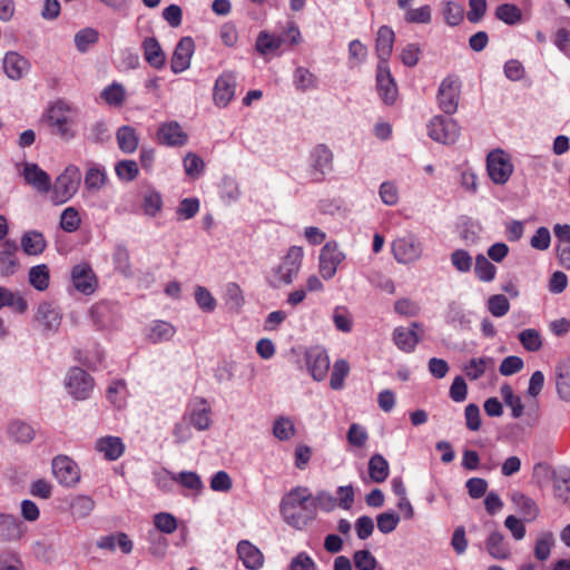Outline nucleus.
<instances>
[{
	"label": "nucleus",
	"mask_w": 570,
	"mask_h": 570,
	"mask_svg": "<svg viewBox=\"0 0 570 570\" xmlns=\"http://www.w3.org/2000/svg\"><path fill=\"white\" fill-rule=\"evenodd\" d=\"M311 494L307 489L297 488L287 493L281 503V513L284 521L295 529H303L313 519L314 511L308 509Z\"/></svg>",
	"instance_id": "nucleus-1"
},
{
	"label": "nucleus",
	"mask_w": 570,
	"mask_h": 570,
	"mask_svg": "<svg viewBox=\"0 0 570 570\" xmlns=\"http://www.w3.org/2000/svg\"><path fill=\"white\" fill-rule=\"evenodd\" d=\"M81 183V171L75 165H69L51 184V200L56 205L67 203L78 191Z\"/></svg>",
	"instance_id": "nucleus-2"
},
{
	"label": "nucleus",
	"mask_w": 570,
	"mask_h": 570,
	"mask_svg": "<svg viewBox=\"0 0 570 570\" xmlns=\"http://www.w3.org/2000/svg\"><path fill=\"white\" fill-rule=\"evenodd\" d=\"M72 110V107L65 100H57L50 105L45 115V118L50 126L56 127L58 134L63 140H70L75 137L73 131L68 126L67 115Z\"/></svg>",
	"instance_id": "nucleus-3"
},
{
	"label": "nucleus",
	"mask_w": 570,
	"mask_h": 570,
	"mask_svg": "<svg viewBox=\"0 0 570 570\" xmlns=\"http://www.w3.org/2000/svg\"><path fill=\"white\" fill-rule=\"evenodd\" d=\"M487 169L492 181L502 185L510 178L513 166L504 151L497 149L488 155Z\"/></svg>",
	"instance_id": "nucleus-4"
},
{
	"label": "nucleus",
	"mask_w": 570,
	"mask_h": 570,
	"mask_svg": "<svg viewBox=\"0 0 570 570\" xmlns=\"http://www.w3.org/2000/svg\"><path fill=\"white\" fill-rule=\"evenodd\" d=\"M460 135V128L453 119L435 116L429 125V136L442 144L454 142Z\"/></svg>",
	"instance_id": "nucleus-5"
},
{
	"label": "nucleus",
	"mask_w": 570,
	"mask_h": 570,
	"mask_svg": "<svg viewBox=\"0 0 570 570\" xmlns=\"http://www.w3.org/2000/svg\"><path fill=\"white\" fill-rule=\"evenodd\" d=\"M303 258V249L293 246L288 249L281 265L276 268L275 274L279 283L291 284L296 277Z\"/></svg>",
	"instance_id": "nucleus-6"
},
{
	"label": "nucleus",
	"mask_w": 570,
	"mask_h": 570,
	"mask_svg": "<svg viewBox=\"0 0 570 570\" xmlns=\"http://www.w3.org/2000/svg\"><path fill=\"white\" fill-rule=\"evenodd\" d=\"M52 473L61 484L67 487L75 485L80 480L77 463L67 455H57L52 460Z\"/></svg>",
	"instance_id": "nucleus-7"
},
{
	"label": "nucleus",
	"mask_w": 570,
	"mask_h": 570,
	"mask_svg": "<svg viewBox=\"0 0 570 570\" xmlns=\"http://www.w3.org/2000/svg\"><path fill=\"white\" fill-rule=\"evenodd\" d=\"M66 386L75 399L85 400L94 387V381L86 371L73 367L68 374Z\"/></svg>",
	"instance_id": "nucleus-8"
},
{
	"label": "nucleus",
	"mask_w": 570,
	"mask_h": 570,
	"mask_svg": "<svg viewBox=\"0 0 570 570\" xmlns=\"http://www.w3.org/2000/svg\"><path fill=\"white\" fill-rule=\"evenodd\" d=\"M344 258L345 255L337 249L336 243L325 244L320 255V273L322 277L324 279L332 278Z\"/></svg>",
	"instance_id": "nucleus-9"
},
{
	"label": "nucleus",
	"mask_w": 570,
	"mask_h": 570,
	"mask_svg": "<svg viewBox=\"0 0 570 570\" xmlns=\"http://www.w3.org/2000/svg\"><path fill=\"white\" fill-rule=\"evenodd\" d=\"M377 91L386 105H392L397 98V86L391 75L389 63L377 65L376 75Z\"/></svg>",
	"instance_id": "nucleus-10"
},
{
	"label": "nucleus",
	"mask_w": 570,
	"mask_h": 570,
	"mask_svg": "<svg viewBox=\"0 0 570 570\" xmlns=\"http://www.w3.org/2000/svg\"><path fill=\"white\" fill-rule=\"evenodd\" d=\"M195 50L193 38L183 37L173 53L170 68L174 73H180L189 68L190 59Z\"/></svg>",
	"instance_id": "nucleus-11"
},
{
	"label": "nucleus",
	"mask_w": 570,
	"mask_h": 570,
	"mask_svg": "<svg viewBox=\"0 0 570 570\" xmlns=\"http://www.w3.org/2000/svg\"><path fill=\"white\" fill-rule=\"evenodd\" d=\"M392 250L400 263H411L421 256L420 243L412 236L397 238L393 242Z\"/></svg>",
	"instance_id": "nucleus-12"
},
{
	"label": "nucleus",
	"mask_w": 570,
	"mask_h": 570,
	"mask_svg": "<svg viewBox=\"0 0 570 570\" xmlns=\"http://www.w3.org/2000/svg\"><path fill=\"white\" fill-rule=\"evenodd\" d=\"M438 98L440 108L445 114L455 112L459 105V86L456 82L451 78L444 79L439 88Z\"/></svg>",
	"instance_id": "nucleus-13"
},
{
	"label": "nucleus",
	"mask_w": 570,
	"mask_h": 570,
	"mask_svg": "<svg viewBox=\"0 0 570 570\" xmlns=\"http://www.w3.org/2000/svg\"><path fill=\"white\" fill-rule=\"evenodd\" d=\"M71 279L75 288L82 294L89 295L95 292L96 276L88 264L76 265L71 271Z\"/></svg>",
	"instance_id": "nucleus-14"
},
{
	"label": "nucleus",
	"mask_w": 570,
	"mask_h": 570,
	"mask_svg": "<svg viewBox=\"0 0 570 570\" xmlns=\"http://www.w3.org/2000/svg\"><path fill=\"white\" fill-rule=\"evenodd\" d=\"M157 137L160 144L170 147H181L188 140V135L183 131L177 121L163 124L158 129Z\"/></svg>",
	"instance_id": "nucleus-15"
},
{
	"label": "nucleus",
	"mask_w": 570,
	"mask_h": 570,
	"mask_svg": "<svg viewBox=\"0 0 570 570\" xmlns=\"http://www.w3.org/2000/svg\"><path fill=\"white\" fill-rule=\"evenodd\" d=\"M236 80L232 72H225L216 80L214 100L217 106L226 107L235 95Z\"/></svg>",
	"instance_id": "nucleus-16"
},
{
	"label": "nucleus",
	"mask_w": 570,
	"mask_h": 570,
	"mask_svg": "<svg viewBox=\"0 0 570 570\" xmlns=\"http://www.w3.org/2000/svg\"><path fill=\"white\" fill-rule=\"evenodd\" d=\"M18 245L12 239H7L2 243L0 249V275L11 276L19 268L20 263L16 257Z\"/></svg>",
	"instance_id": "nucleus-17"
},
{
	"label": "nucleus",
	"mask_w": 570,
	"mask_h": 570,
	"mask_svg": "<svg viewBox=\"0 0 570 570\" xmlns=\"http://www.w3.org/2000/svg\"><path fill=\"white\" fill-rule=\"evenodd\" d=\"M23 177L26 183L39 193L47 194L51 190L50 176L37 164L27 163L23 168Z\"/></svg>",
	"instance_id": "nucleus-18"
},
{
	"label": "nucleus",
	"mask_w": 570,
	"mask_h": 570,
	"mask_svg": "<svg viewBox=\"0 0 570 570\" xmlns=\"http://www.w3.org/2000/svg\"><path fill=\"white\" fill-rule=\"evenodd\" d=\"M306 364L312 376L316 381H322L330 368V358L325 351L314 348L306 352Z\"/></svg>",
	"instance_id": "nucleus-19"
},
{
	"label": "nucleus",
	"mask_w": 570,
	"mask_h": 570,
	"mask_svg": "<svg viewBox=\"0 0 570 570\" xmlns=\"http://www.w3.org/2000/svg\"><path fill=\"white\" fill-rule=\"evenodd\" d=\"M23 533V523L17 517L0 513V542L18 541Z\"/></svg>",
	"instance_id": "nucleus-20"
},
{
	"label": "nucleus",
	"mask_w": 570,
	"mask_h": 570,
	"mask_svg": "<svg viewBox=\"0 0 570 570\" xmlns=\"http://www.w3.org/2000/svg\"><path fill=\"white\" fill-rule=\"evenodd\" d=\"M420 327L421 324L416 322H413L410 328L396 327L393 334L396 346L404 352H412L416 344L421 341V337L415 331Z\"/></svg>",
	"instance_id": "nucleus-21"
},
{
	"label": "nucleus",
	"mask_w": 570,
	"mask_h": 570,
	"mask_svg": "<svg viewBox=\"0 0 570 570\" xmlns=\"http://www.w3.org/2000/svg\"><path fill=\"white\" fill-rule=\"evenodd\" d=\"M28 60L21 55L10 51L3 58V70L12 80H19L29 70Z\"/></svg>",
	"instance_id": "nucleus-22"
},
{
	"label": "nucleus",
	"mask_w": 570,
	"mask_h": 570,
	"mask_svg": "<svg viewBox=\"0 0 570 570\" xmlns=\"http://www.w3.org/2000/svg\"><path fill=\"white\" fill-rule=\"evenodd\" d=\"M394 40L395 35L390 27L382 26L379 29L375 45L379 63H387L393 50Z\"/></svg>",
	"instance_id": "nucleus-23"
},
{
	"label": "nucleus",
	"mask_w": 570,
	"mask_h": 570,
	"mask_svg": "<svg viewBox=\"0 0 570 570\" xmlns=\"http://www.w3.org/2000/svg\"><path fill=\"white\" fill-rule=\"evenodd\" d=\"M237 553L247 569L256 570L263 566V553L248 541L238 543Z\"/></svg>",
	"instance_id": "nucleus-24"
},
{
	"label": "nucleus",
	"mask_w": 570,
	"mask_h": 570,
	"mask_svg": "<svg viewBox=\"0 0 570 570\" xmlns=\"http://www.w3.org/2000/svg\"><path fill=\"white\" fill-rule=\"evenodd\" d=\"M145 60L155 69L165 66L166 56L158 40L155 37L146 38L142 42Z\"/></svg>",
	"instance_id": "nucleus-25"
},
{
	"label": "nucleus",
	"mask_w": 570,
	"mask_h": 570,
	"mask_svg": "<svg viewBox=\"0 0 570 570\" xmlns=\"http://www.w3.org/2000/svg\"><path fill=\"white\" fill-rule=\"evenodd\" d=\"M36 321L45 331H55L59 327L61 317L51 303L42 302L38 306Z\"/></svg>",
	"instance_id": "nucleus-26"
},
{
	"label": "nucleus",
	"mask_w": 570,
	"mask_h": 570,
	"mask_svg": "<svg viewBox=\"0 0 570 570\" xmlns=\"http://www.w3.org/2000/svg\"><path fill=\"white\" fill-rule=\"evenodd\" d=\"M47 242L38 230L26 232L21 237V248L29 256H37L45 252Z\"/></svg>",
	"instance_id": "nucleus-27"
},
{
	"label": "nucleus",
	"mask_w": 570,
	"mask_h": 570,
	"mask_svg": "<svg viewBox=\"0 0 570 570\" xmlns=\"http://www.w3.org/2000/svg\"><path fill=\"white\" fill-rule=\"evenodd\" d=\"M96 450L104 453L107 460H117L125 450V445L120 438L105 436L96 442Z\"/></svg>",
	"instance_id": "nucleus-28"
},
{
	"label": "nucleus",
	"mask_w": 570,
	"mask_h": 570,
	"mask_svg": "<svg viewBox=\"0 0 570 570\" xmlns=\"http://www.w3.org/2000/svg\"><path fill=\"white\" fill-rule=\"evenodd\" d=\"M487 550L489 554L499 560H504L510 557V547L505 542L504 537L499 531H493L487 540Z\"/></svg>",
	"instance_id": "nucleus-29"
},
{
	"label": "nucleus",
	"mask_w": 570,
	"mask_h": 570,
	"mask_svg": "<svg viewBox=\"0 0 570 570\" xmlns=\"http://www.w3.org/2000/svg\"><path fill=\"white\" fill-rule=\"evenodd\" d=\"M512 501L524 521H533L539 515V508L531 498L522 493H515L512 497Z\"/></svg>",
	"instance_id": "nucleus-30"
},
{
	"label": "nucleus",
	"mask_w": 570,
	"mask_h": 570,
	"mask_svg": "<svg viewBox=\"0 0 570 570\" xmlns=\"http://www.w3.org/2000/svg\"><path fill=\"white\" fill-rule=\"evenodd\" d=\"M116 138L119 148L127 154L134 153L138 147V136L130 126H122L117 130Z\"/></svg>",
	"instance_id": "nucleus-31"
},
{
	"label": "nucleus",
	"mask_w": 570,
	"mask_h": 570,
	"mask_svg": "<svg viewBox=\"0 0 570 570\" xmlns=\"http://www.w3.org/2000/svg\"><path fill=\"white\" fill-rule=\"evenodd\" d=\"M557 390L562 400L570 401V361L557 366Z\"/></svg>",
	"instance_id": "nucleus-32"
},
{
	"label": "nucleus",
	"mask_w": 570,
	"mask_h": 570,
	"mask_svg": "<svg viewBox=\"0 0 570 570\" xmlns=\"http://www.w3.org/2000/svg\"><path fill=\"white\" fill-rule=\"evenodd\" d=\"M332 153L324 145H318L313 151V168L315 173V179L321 180L324 168L328 167L332 161Z\"/></svg>",
	"instance_id": "nucleus-33"
},
{
	"label": "nucleus",
	"mask_w": 570,
	"mask_h": 570,
	"mask_svg": "<svg viewBox=\"0 0 570 570\" xmlns=\"http://www.w3.org/2000/svg\"><path fill=\"white\" fill-rule=\"evenodd\" d=\"M283 42V37L272 36L267 31H261L256 40V49L259 53L267 55L279 49Z\"/></svg>",
	"instance_id": "nucleus-34"
},
{
	"label": "nucleus",
	"mask_w": 570,
	"mask_h": 570,
	"mask_svg": "<svg viewBox=\"0 0 570 570\" xmlns=\"http://www.w3.org/2000/svg\"><path fill=\"white\" fill-rule=\"evenodd\" d=\"M49 268L46 264L33 266L29 271V283L37 291H45L49 286Z\"/></svg>",
	"instance_id": "nucleus-35"
},
{
	"label": "nucleus",
	"mask_w": 570,
	"mask_h": 570,
	"mask_svg": "<svg viewBox=\"0 0 570 570\" xmlns=\"http://www.w3.org/2000/svg\"><path fill=\"white\" fill-rule=\"evenodd\" d=\"M368 473L374 482L381 483L389 475V464L381 454H374L368 462Z\"/></svg>",
	"instance_id": "nucleus-36"
},
{
	"label": "nucleus",
	"mask_w": 570,
	"mask_h": 570,
	"mask_svg": "<svg viewBox=\"0 0 570 570\" xmlns=\"http://www.w3.org/2000/svg\"><path fill=\"white\" fill-rule=\"evenodd\" d=\"M107 180L105 170L98 166H90L85 175V186L89 191L99 190Z\"/></svg>",
	"instance_id": "nucleus-37"
},
{
	"label": "nucleus",
	"mask_w": 570,
	"mask_h": 570,
	"mask_svg": "<svg viewBox=\"0 0 570 570\" xmlns=\"http://www.w3.org/2000/svg\"><path fill=\"white\" fill-rule=\"evenodd\" d=\"M475 275L482 282H491L497 273L495 266L482 254L475 257Z\"/></svg>",
	"instance_id": "nucleus-38"
},
{
	"label": "nucleus",
	"mask_w": 570,
	"mask_h": 570,
	"mask_svg": "<svg viewBox=\"0 0 570 570\" xmlns=\"http://www.w3.org/2000/svg\"><path fill=\"white\" fill-rule=\"evenodd\" d=\"M501 396L504 403L512 409V416L518 419L523 413V404L521 399L514 395L512 387L509 384H503L500 387Z\"/></svg>",
	"instance_id": "nucleus-39"
},
{
	"label": "nucleus",
	"mask_w": 570,
	"mask_h": 570,
	"mask_svg": "<svg viewBox=\"0 0 570 570\" xmlns=\"http://www.w3.org/2000/svg\"><path fill=\"white\" fill-rule=\"evenodd\" d=\"M81 224L79 212L75 207L63 209L60 216V228L67 233L76 232Z\"/></svg>",
	"instance_id": "nucleus-40"
},
{
	"label": "nucleus",
	"mask_w": 570,
	"mask_h": 570,
	"mask_svg": "<svg viewBox=\"0 0 570 570\" xmlns=\"http://www.w3.org/2000/svg\"><path fill=\"white\" fill-rule=\"evenodd\" d=\"M495 16L507 24H515L521 20L522 12L515 4L503 3L497 8Z\"/></svg>",
	"instance_id": "nucleus-41"
},
{
	"label": "nucleus",
	"mask_w": 570,
	"mask_h": 570,
	"mask_svg": "<svg viewBox=\"0 0 570 570\" xmlns=\"http://www.w3.org/2000/svg\"><path fill=\"white\" fill-rule=\"evenodd\" d=\"M126 97L124 87L120 83L114 82L106 87L101 92V98L110 106L119 107L122 105Z\"/></svg>",
	"instance_id": "nucleus-42"
},
{
	"label": "nucleus",
	"mask_w": 570,
	"mask_h": 570,
	"mask_svg": "<svg viewBox=\"0 0 570 570\" xmlns=\"http://www.w3.org/2000/svg\"><path fill=\"white\" fill-rule=\"evenodd\" d=\"M519 340L529 352H537L542 347V340L539 331L527 328L519 333Z\"/></svg>",
	"instance_id": "nucleus-43"
},
{
	"label": "nucleus",
	"mask_w": 570,
	"mask_h": 570,
	"mask_svg": "<svg viewBox=\"0 0 570 570\" xmlns=\"http://www.w3.org/2000/svg\"><path fill=\"white\" fill-rule=\"evenodd\" d=\"M350 372V365L345 360H337L333 365V371L331 374V387L333 390H341L344 385V379L347 376Z\"/></svg>",
	"instance_id": "nucleus-44"
},
{
	"label": "nucleus",
	"mask_w": 570,
	"mask_h": 570,
	"mask_svg": "<svg viewBox=\"0 0 570 570\" xmlns=\"http://www.w3.org/2000/svg\"><path fill=\"white\" fill-rule=\"evenodd\" d=\"M490 362L491 358L487 357L472 358L464 365L463 371L471 381H475L485 373L487 365Z\"/></svg>",
	"instance_id": "nucleus-45"
},
{
	"label": "nucleus",
	"mask_w": 570,
	"mask_h": 570,
	"mask_svg": "<svg viewBox=\"0 0 570 570\" xmlns=\"http://www.w3.org/2000/svg\"><path fill=\"white\" fill-rule=\"evenodd\" d=\"M9 433L17 442L22 443L30 442L35 436L33 429L29 424L19 421L10 424Z\"/></svg>",
	"instance_id": "nucleus-46"
},
{
	"label": "nucleus",
	"mask_w": 570,
	"mask_h": 570,
	"mask_svg": "<svg viewBox=\"0 0 570 570\" xmlns=\"http://www.w3.org/2000/svg\"><path fill=\"white\" fill-rule=\"evenodd\" d=\"M175 334V328L173 325H170L169 323L167 322H157L149 335H148V338L150 342H153L154 344L156 343H159L161 341H168L170 337H173V335Z\"/></svg>",
	"instance_id": "nucleus-47"
},
{
	"label": "nucleus",
	"mask_w": 570,
	"mask_h": 570,
	"mask_svg": "<svg viewBox=\"0 0 570 570\" xmlns=\"http://www.w3.org/2000/svg\"><path fill=\"white\" fill-rule=\"evenodd\" d=\"M488 309L494 317H502L510 309L509 299L502 294L492 295L488 299Z\"/></svg>",
	"instance_id": "nucleus-48"
},
{
	"label": "nucleus",
	"mask_w": 570,
	"mask_h": 570,
	"mask_svg": "<svg viewBox=\"0 0 570 570\" xmlns=\"http://www.w3.org/2000/svg\"><path fill=\"white\" fill-rule=\"evenodd\" d=\"M273 433L278 440L286 441L294 436L295 428L288 417L281 416L274 422Z\"/></svg>",
	"instance_id": "nucleus-49"
},
{
	"label": "nucleus",
	"mask_w": 570,
	"mask_h": 570,
	"mask_svg": "<svg viewBox=\"0 0 570 570\" xmlns=\"http://www.w3.org/2000/svg\"><path fill=\"white\" fill-rule=\"evenodd\" d=\"M184 168L187 176L197 178L205 168L204 160L194 153H188L184 158Z\"/></svg>",
	"instance_id": "nucleus-50"
},
{
	"label": "nucleus",
	"mask_w": 570,
	"mask_h": 570,
	"mask_svg": "<svg viewBox=\"0 0 570 570\" xmlns=\"http://www.w3.org/2000/svg\"><path fill=\"white\" fill-rule=\"evenodd\" d=\"M154 525L163 533L170 534L177 530V519L167 512H160L154 517Z\"/></svg>",
	"instance_id": "nucleus-51"
},
{
	"label": "nucleus",
	"mask_w": 570,
	"mask_h": 570,
	"mask_svg": "<svg viewBox=\"0 0 570 570\" xmlns=\"http://www.w3.org/2000/svg\"><path fill=\"white\" fill-rule=\"evenodd\" d=\"M72 513L78 518H86L95 508V501L86 495H78L71 502Z\"/></svg>",
	"instance_id": "nucleus-52"
},
{
	"label": "nucleus",
	"mask_w": 570,
	"mask_h": 570,
	"mask_svg": "<svg viewBox=\"0 0 570 570\" xmlns=\"http://www.w3.org/2000/svg\"><path fill=\"white\" fill-rule=\"evenodd\" d=\"M463 7L453 1H448L443 8V17L449 26H458L463 20Z\"/></svg>",
	"instance_id": "nucleus-53"
},
{
	"label": "nucleus",
	"mask_w": 570,
	"mask_h": 570,
	"mask_svg": "<svg viewBox=\"0 0 570 570\" xmlns=\"http://www.w3.org/2000/svg\"><path fill=\"white\" fill-rule=\"evenodd\" d=\"M553 544V535L551 532H544L535 541L534 556L538 560L544 561L549 558L551 547Z\"/></svg>",
	"instance_id": "nucleus-54"
},
{
	"label": "nucleus",
	"mask_w": 570,
	"mask_h": 570,
	"mask_svg": "<svg viewBox=\"0 0 570 570\" xmlns=\"http://www.w3.org/2000/svg\"><path fill=\"white\" fill-rule=\"evenodd\" d=\"M98 40V32L92 28L80 30L75 36V43L80 52L87 51L90 45L96 43Z\"/></svg>",
	"instance_id": "nucleus-55"
},
{
	"label": "nucleus",
	"mask_w": 570,
	"mask_h": 570,
	"mask_svg": "<svg viewBox=\"0 0 570 570\" xmlns=\"http://www.w3.org/2000/svg\"><path fill=\"white\" fill-rule=\"evenodd\" d=\"M117 176L121 180L131 181L138 175V165L135 160H120L115 167Z\"/></svg>",
	"instance_id": "nucleus-56"
},
{
	"label": "nucleus",
	"mask_w": 570,
	"mask_h": 570,
	"mask_svg": "<svg viewBox=\"0 0 570 570\" xmlns=\"http://www.w3.org/2000/svg\"><path fill=\"white\" fill-rule=\"evenodd\" d=\"M353 561L358 570H375L377 561L368 550H358L353 554Z\"/></svg>",
	"instance_id": "nucleus-57"
},
{
	"label": "nucleus",
	"mask_w": 570,
	"mask_h": 570,
	"mask_svg": "<svg viewBox=\"0 0 570 570\" xmlns=\"http://www.w3.org/2000/svg\"><path fill=\"white\" fill-rule=\"evenodd\" d=\"M377 528L382 533L392 532L400 522V515L396 512H383L377 515Z\"/></svg>",
	"instance_id": "nucleus-58"
},
{
	"label": "nucleus",
	"mask_w": 570,
	"mask_h": 570,
	"mask_svg": "<svg viewBox=\"0 0 570 570\" xmlns=\"http://www.w3.org/2000/svg\"><path fill=\"white\" fill-rule=\"evenodd\" d=\"M114 261H115L117 268L126 277L131 276L130 256H129V250L126 247H124V246L117 247L115 255H114Z\"/></svg>",
	"instance_id": "nucleus-59"
},
{
	"label": "nucleus",
	"mask_w": 570,
	"mask_h": 570,
	"mask_svg": "<svg viewBox=\"0 0 570 570\" xmlns=\"http://www.w3.org/2000/svg\"><path fill=\"white\" fill-rule=\"evenodd\" d=\"M453 266L462 273L469 272L472 267V257L464 249H456L451 254Z\"/></svg>",
	"instance_id": "nucleus-60"
},
{
	"label": "nucleus",
	"mask_w": 570,
	"mask_h": 570,
	"mask_svg": "<svg viewBox=\"0 0 570 570\" xmlns=\"http://www.w3.org/2000/svg\"><path fill=\"white\" fill-rule=\"evenodd\" d=\"M174 481H178L181 485L190 490H200L203 483L200 478L195 472H180L178 474H171Z\"/></svg>",
	"instance_id": "nucleus-61"
},
{
	"label": "nucleus",
	"mask_w": 570,
	"mask_h": 570,
	"mask_svg": "<svg viewBox=\"0 0 570 570\" xmlns=\"http://www.w3.org/2000/svg\"><path fill=\"white\" fill-rule=\"evenodd\" d=\"M199 209V202L197 198H184L178 208L177 215L183 219L193 218Z\"/></svg>",
	"instance_id": "nucleus-62"
},
{
	"label": "nucleus",
	"mask_w": 570,
	"mask_h": 570,
	"mask_svg": "<svg viewBox=\"0 0 570 570\" xmlns=\"http://www.w3.org/2000/svg\"><path fill=\"white\" fill-rule=\"evenodd\" d=\"M523 361L519 356H508L500 364L499 372L501 375L509 376L518 373L523 368Z\"/></svg>",
	"instance_id": "nucleus-63"
},
{
	"label": "nucleus",
	"mask_w": 570,
	"mask_h": 570,
	"mask_svg": "<svg viewBox=\"0 0 570 570\" xmlns=\"http://www.w3.org/2000/svg\"><path fill=\"white\" fill-rule=\"evenodd\" d=\"M289 570H316V564L306 552H299L292 559Z\"/></svg>",
	"instance_id": "nucleus-64"
}]
</instances>
